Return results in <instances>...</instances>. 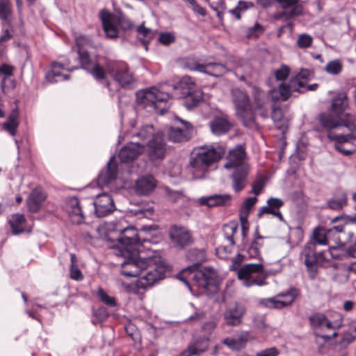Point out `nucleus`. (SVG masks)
<instances>
[{
    "instance_id": "1",
    "label": "nucleus",
    "mask_w": 356,
    "mask_h": 356,
    "mask_svg": "<svg viewBox=\"0 0 356 356\" xmlns=\"http://www.w3.org/2000/svg\"><path fill=\"white\" fill-rule=\"evenodd\" d=\"M342 232V226H333L330 229L317 227L314 231L312 238L305 245L302 250V254L305 256V264L312 279L316 277L318 266L321 265L325 259L323 251H316V245H328L330 246V241L333 240L336 246H332L330 248V254L333 258H338V255L334 254L333 251L338 248L344 246V242L338 236Z\"/></svg>"
},
{
    "instance_id": "2",
    "label": "nucleus",
    "mask_w": 356,
    "mask_h": 356,
    "mask_svg": "<svg viewBox=\"0 0 356 356\" xmlns=\"http://www.w3.org/2000/svg\"><path fill=\"white\" fill-rule=\"evenodd\" d=\"M187 259L192 262V266L183 269L179 278L187 286L192 283L199 289L207 292H212L217 289L216 270L211 267L202 268L200 264L206 259V252L204 250L191 249L186 254Z\"/></svg>"
},
{
    "instance_id": "3",
    "label": "nucleus",
    "mask_w": 356,
    "mask_h": 356,
    "mask_svg": "<svg viewBox=\"0 0 356 356\" xmlns=\"http://www.w3.org/2000/svg\"><path fill=\"white\" fill-rule=\"evenodd\" d=\"M121 273L127 277H139L135 285L138 289L147 290L165 277L163 268L152 257L140 256L124 260L121 264Z\"/></svg>"
},
{
    "instance_id": "4",
    "label": "nucleus",
    "mask_w": 356,
    "mask_h": 356,
    "mask_svg": "<svg viewBox=\"0 0 356 356\" xmlns=\"http://www.w3.org/2000/svg\"><path fill=\"white\" fill-rule=\"evenodd\" d=\"M225 152V147L222 145H202L195 148L189 163L194 177L202 178L209 168L219 161Z\"/></svg>"
},
{
    "instance_id": "5",
    "label": "nucleus",
    "mask_w": 356,
    "mask_h": 356,
    "mask_svg": "<svg viewBox=\"0 0 356 356\" xmlns=\"http://www.w3.org/2000/svg\"><path fill=\"white\" fill-rule=\"evenodd\" d=\"M136 96L137 104L149 111H154L163 115L168 110L167 102L170 98V95L156 88L140 90L136 92Z\"/></svg>"
},
{
    "instance_id": "6",
    "label": "nucleus",
    "mask_w": 356,
    "mask_h": 356,
    "mask_svg": "<svg viewBox=\"0 0 356 356\" xmlns=\"http://www.w3.org/2000/svg\"><path fill=\"white\" fill-rule=\"evenodd\" d=\"M120 254L124 260L134 259L139 256L140 248L142 245L137 230L134 227H128L120 230L118 238Z\"/></svg>"
},
{
    "instance_id": "7",
    "label": "nucleus",
    "mask_w": 356,
    "mask_h": 356,
    "mask_svg": "<svg viewBox=\"0 0 356 356\" xmlns=\"http://www.w3.org/2000/svg\"><path fill=\"white\" fill-rule=\"evenodd\" d=\"M310 76L308 70H302L296 76L291 78L288 84L282 83L278 89L271 90V97L273 101H286L292 92H302L300 90L306 87V82Z\"/></svg>"
},
{
    "instance_id": "8",
    "label": "nucleus",
    "mask_w": 356,
    "mask_h": 356,
    "mask_svg": "<svg viewBox=\"0 0 356 356\" xmlns=\"http://www.w3.org/2000/svg\"><path fill=\"white\" fill-rule=\"evenodd\" d=\"M346 118L328 110L318 115V120L321 127L325 129L327 134L332 133V130L339 127H345L351 133L356 131V116L353 114H346Z\"/></svg>"
},
{
    "instance_id": "9",
    "label": "nucleus",
    "mask_w": 356,
    "mask_h": 356,
    "mask_svg": "<svg viewBox=\"0 0 356 356\" xmlns=\"http://www.w3.org/2000/svg\"><path fill=\"white\" fill-rule=\"evenodd\" d=\"M231 95L236 115L241 120L244 126H251L254 122V115L248 95L245 90L236 88L232 90Z\"/></svg>"
},
{
    "instance_id": "10",
    "label": "nucleus",
    "mask_w": 356,
    "mask_h": 356,
    "mask_svg": "<svg viewBox=\"0 0 356 356\" xmlns=\"http://www.w3.org/2000/svg\"><path fill=\"white\" fill-rule=\"evenodd\" d=\"M99 17L105 34L109 38H116L118 36V29L115 24L119 25L124 31H129L134 28L132 21L123 15L117 17L107 10H102L99 13Z\"/></svg>"
},
{
    "instance_id": "11",
    "label": "nucleus",
    "mask_w": 356,
    "mask_h": 356,
    "mask_svg": "<svg viewBox=\"0 0 356 356\" xmlns=\"http://www.w3.org/2000/svg\"><path fill=\"white\" fill-rule=\"evenodd\" d=\"M237 277L244 286L251 287L266 284L268 275L262 264H248L238 269Z\"/></svg>"
},
{
    "instance_id": "12",
    "label": "nucleus",
    "mask_w": 356,
    "mask_h": 356,
    "mask_svg": "<svg viewBox=\"0 0 356 356\" xmlns=\"http://www.w3.org/2000/svg\"><path fill=\"white\" fill-rule=\"evenodd\" d=\"M105 67L108 74L120 87H129L134 82L133 74L126 63L106 59Z\"/></svg>"
},
{
    "instance_id": "13",
    "label": "nucleus",
    "mask_w": 356,
    "mask_h": 356,
    "mask_svg": "<svg viewBox=\"0 0 356 356\" xmlns=\"http://www.w3.org/2000/svg\"><path fill=\"white\" fill-rule=\"evenodd\" d=\"M283 9L276 13L274 18L277 20L284 19L289 20L303 13V6L301 0H275Z\"/></svg>"
},
{
    "instance_id": "14",
    "label": "nucleus",
    "mask_w": 356,
    "mask_h": 356,
    "mask_svg": "<svg viewBox=\"0 0 356 356\" xmlns=\"http://www.w3.org/2000/svg\"><path fill=\"white\" fill-rule=\"evenodd\" d=\"M78 55L82 69L89 72L98 81L105 80L106 73L104 68L90 58L88 51H82L81 50L80 52H78Z\"/></svg>"
},
{
    "instance_id": "15",
    "label": "nucleus",
    "mask_w": 356,
    "mask_h": 356,
    "mask_svg": "<svg viewBox=\"0 0 356 356\" xmlns=\"http://www.w3.org/2000/svg\"><path fill=\"white\" fill-rule=\"evenodd\" d=\"M166 143L161 135H156L147 144L146 153L152 161H162L166 154Z\"/></svg>"
},
{
    "instance_id": "16",
    "label": "nucleus",
    "mask_w": 356,
    "mask_h": 356,
    "mask_svg": "<svg viewBox=\"0 0 356 356\" xmlns=\"http://www.w3.org/2000/svg\"><path fill=\"white\" fill-rule=\"evenodd\" d=\"M354 133L350 131L347 134H334L329 133L327 138L334 143V149L344 156H349L356 150V146H353L350 140L353 138Z\"/></svg>"
},
{
    "instance_id": "17",
    "label": "nucleus",
    "mask_w": 356,
    "mask_h": 356,
    "mask_svg": "<svg viewBox=\"0 0 356 356\" xmlns=\"http://www.w3.org/2000/svg\"><path fill=\"white\" fill-rule=\"evenodd\" d=\"M245 148L242 145H236L230 149L227 156V161L224 168L227 170L241 168L242 167H250L246 160Z\"/></svg>"
},
{
    "instance_id": "18",
    "label": "nucleus",
    "mask_w": 356,
    "mask_h": 356,
    "mask_svg": "<svg viewBox=\"0 0 356 356\" xmlns=\"http://www.w3.org/2000/svg\"><path fill=\"white\" fill-rule=\"evenodd\" d=\"M91 204L93 205L94 213L98 218L105 217L115 209L111 195L106 193L97 195Z\"/></svg>"
},
{
    "instance_id": "19",
    "label": "nucleus",
    "mask_w": 356,
    "mask_h": 356,
    "mask_svg": "<svg viewBox=\"0 0 356 356\" xmlns=\"http://www.w3.org/2000/svg\"><path fill=\"white\" fill-rule=\"evenodd\" d=\"M176 120L181 122L182 127H170L168 130V139L172 143H182L189 140L193 127L188 121L177 117Z\"/></svg>"
},
{
    "instance_id": "20",
    "label": "nucleus",
    "mask_w": 356,
    "mask_h": 356,
    "mask_svg": "<svg viewBox=\"0 0 356 356\" xmlns=\"http://www.w3.org/2000/svg\"><path fill=\"white\" fill-rule=\"evenodd\" d=\"M245 313V305L242 302H235L223 314L225 323L228 326H238L242 323Z\"/></svg>"
},
{
    "instance_id": "21",
    "label": "nucleus",
    "mask_w": 356,
    "mask_h": 356,
    "mask_svg": "<svg viewBox=\"0 0 356 356\" xmlns=\"http://www.w3.org/2000/svg\"><path fill=\"white\" fill-rule=\"evenodd\" d=\"M170 237L173 245L179 248H184L193 242L190 230L185 227L173 225L170 229Z\"/></svg>"
},
{
    "instance_id": "22",
    "label": "nucleus",
    "mask_w": 356,
    "mask_h": 356,
    "mask_svg": "<svg viewBox=\"0 0 356 356\" xmlns=\"http://www.w3.org/2000/svg\"><path fill=\"white\" fill-rule=\"evenodd\" d=\"M65 209L73 224L80 225L84 222L85 216L82 206L76 197H70L67 199Z\"/></svg>"
},
{
    "instance_id": "23",
    "label": "nucleus",
    "mask_w": 356,
    "mask_h": 356,
    "mask_svg": "<svg viewBox=\"0 0 356 356\" xmlns=\"http://www.w3.org/2000/svg\"><path fill=\"white\" fill-rule=\"evenodd\" d=\"M188 67L190 70L198 71L214 77L222 76L228 71L225 65L219 63H195L193 66Z\"/></svg>"
},
{
    "instance_id": "24",
    "label": "nucleus",
    "mask_w": 356,
    "mask_h": 356,
    "mask_svg": "<svg viewBox=\"0 0 356 356\" xmlns=\"http://www.w3.org/2000/svg\"><path fill=\"white\" fill-rule=\"evenodd\" d=\"M300 291L298 289H293L286 296L287 300H282L281 298H278V294L273 298L262 299L260 303L270 309H282L291 305L296 298L299 296Z\"/></svg>"
},
{
    "instance_id": "25",
    "label": "nucleus",
    "mask_w": 356,
    "mask_h": 356,
    "mask_svg": "<svg viewBox=\"0 0 356 356\" xmlns=\"http://www.w3.org/2000/svg\"><path fill=\"white\" fill-rule=\"evenodd\" d=\"M232 187L236 193L242 191L248 184L250 167L231 170Z\"/></svg>"
},
{
    "instance_id": "26",
    "label": "nucleus",
    "mask_w": 356,
    "mask_h": 356,
    "mask_svg": "<svg viewBox=\"0 0 356 356\" xmlns=\"http://www.w3.org/2000/svg\"><path fill=\"white\" fill-rule=\"evenodd\" d=\"M144 151V147L139 143H129L122 147L118 156L121 162L129 163L136 159Z\"/></svg>"
},
{
    "instance_id": "27",
    "label": "nucleus",
    "mask_w": 356,
    "mask_h": 356,
    "mask_svg": "<svg viewBox=\"0 0 356 356\" xmlns=\"http://www.w3.org/2000/svg\"><path fill=\"white\" fill-rule=\"evenodd\" d=\"M156 186V181L152 175L140 177L135 184V190L140 195H147L154 191Z\"/></svg>"
},
{
    "instance_id": "28",
    "label": "nucleus",
    "mask_w": 356,
    "mask_h": 356,
    "mask_svg": "<svg viewBox=\"0 0 356 356\" xmlns=\"http://www.w3.org/2000/svg\"><path fill=\"white\" fill-rule=\"evenodd\" d=\"M232 126V123L227 115L216 116L209 122L211 131L216 136L227 134L231 129Z\"/></svg>"
},
{
    "instance_id": "29",
    "label": "nucleus",
    "mask_w": 356,
    "mask_h": 356,
    "mask_svg": "<svg viewBox=\"0 0 356 356\" xmlns=\"http://www.w3.org/2000/svg\"><path fill=\"white\" fill-rule=\"evenodd\" d=\"M118 175V166L115 162V157L110 158L106 165V168L100 172L98 175V183L107 185L115 180Z\"/></svg>"
},
{
    "instance_id": "30",
    "label": "nucleus",
    "mask_w": 356,
    "mask_h": 356,
    "mask_svg": "<svg viewBox=\"0 0 356 356\" xmlns=\"http://www.w3.org/2000/svg\"><path fill=\"white\" fill-rule=\"evenodd\" d=\"M46 198L47 195L41 188H35L26 200L29 211L34 213L38 212Z\"/></svg>"
},
{
    "instance_id": "31",
    "label": "nucleus",
    "mask_w": 356,
    "mask_h": 356,
    "mask_svg": "<svg viewBox=\"0 0 356 356\" xmlns=\"http://www.w3.org/2000/svg\"><path fill=\"white\" fill-rule=\"evenodd\" d=\"M349 99L347 93L340 92L334 97L332 99V104L330 107V110L341 116L345 119L346 114L345 111L348 108Z\"/></svg>"
},
{
    "instance_id": "32",
    "label": "nucleus",
    "mask_w": 356,
    "mask_h": 356,
    "mask_svg": "<svg viewBox=\"0 0 356 356\" xmlns=\"http://www.w3.org/2000/svg\"><path fill=\"white\" fill-rule=\"evenodd\" d=\"M195 88V82L189 76H183L174 86L176 94L180 98L190 94Z\"/></svg>"
},
{
    "instance_id": "33",
    "label": "nucleus",
    "mask_w": 356,
    "mask_h": 356,
    "mask_svg": "<svg viewBox=\"0 0 356 356\" xmlns=\"http://www.w3.org/2000/svg\"><path fill=\"white\" fill-rule=\"evenodd\" d=\"M348 204V195L343 191H336L332 197L327 201V207L334 211L342 209Z\"/></svg>"
},
{
    "instance_id": "34",
    "label": "nucleus",
    "mask_w": 356,
    "mask_h": 356,
    "mask_svg": "<svg viewBox=\"0 0 356 356\" xmlns=\"http://www.w3.org/2000/svg\"><path fill=\"white\" fill-rule=\"evenodd\" d=\"M253 97L257 109L261 110V115L264 118L267 117L266 112L267 103L268 102V95L258 87L253 88Z\"/></svg>"
},
{
    "instance_id": "35",
    "label": "nucleus",
    "mask_w": 356,
    "mask_h": 356,
    "mask_svg": "<svg viewBox=\"0 0 356 356\" xmlns=\"http://www.w3.org/2000/svg\"><path fill=\"white\" fill-rule=\"evenodd\" d=\"M51 70L45 74L46 79L51 83H56L60 81L66 80L69 78L68 75L63 74L60 70L64 69L62 63L53 62L51 63Z\"/></svg>"
},
{
    "instance_id": "36",
    "label": "nucleus",
    "mask_w": 356,
    "mask_h": 356,
    "mask_svg": "<svg viewBox=\"0 0 356 356\" xmlns=\"http://www.w3.org/2000/svg\"><path fill=\"white\" fill-rule=\"evenodd\" d=\"M26 220L23 214H13L8 220L12 233L17 235L25 232V225Z\"/></svg>"
},
{
    "instance_id": "37",
    "label": "nucleus",
    "mask_w": 356,
    "mask_h": 356,
    "mask_svg": "<svg viewBox=\"0 0 356 356\" xmlns=\"http://www.w3.org/2000/svg\"><path fill=\"white\" fill-rule=\"evenodd\" d=\"M145 22H143L140 26L136 28V37L145 46V49H147V45L153 39L154 33V31L145 26Z\"/></svg>"
},
{
    "instance_id": "38",
    "label": "nucleus",
    "mask_w": 356,
    "mask_h": 356,
    "mask_svg": "<svg viewBox=\"0 0 356 356\" xmlns=\"http://www.w3.org/2000/svg\"><path fill=\"white\" fill-rule=\"evenodd\" d=\"M184 104L188 109L196 107L203 100V93L200 90H195L190 94L184 96Z\"/></svg>"
},
{
    "instance_id": "39",
    "label": "nucleus",
    "mask_w": 356,
    "mask_h": 356,
    "mask_svg": "<svg viewBox=\"0 0 356 356\" xmlns=\"http://www.w3.org/2000/svg\"><path fill=\"white\" fill-rule=\"evenodd\" d=\"M15 34V29L12 21L2 22L1 33L0 35V45H4L10 40Z\"/></svg>"
},
{
    "instance_id": "40",
    "label": "nucleus",
    "mask_w": 356,
    "mask_h": 356,
    "mask_svg": "<svg viewBox=\"0 0 356 356\" xmlns=\"http://www.w3.org/2000/svg\"><path fill=\"white\" fill-rule=\"evenodd\" d=\"M263 239L264 237L262 236H258L252 241L247 250L249 258L256 259L260 257V249L264 245Z\"/></svg>"
},
{
    "instance_id": "41",
    "label": "nucleus",
    "mask_w": 356,
    "mask_h": 356,
    "mask_svg": "<svg viewBox=\"0 0 356 356\" xmlns=\"http://www.w3.org/2000/svg\"><path fill=\"white\" fill-rule=\"evenodd\" d=\"M13 6L10 0H0V19L2 22L12 21Z\"/></svg>"
},
{
    "instance_id": "42",
    "label": "nucleus",
    "mask_w": 356,
    "mask_h": 356,
    "mask_svg": "<svg viewBox=\"0 0 356 356\" xmlns=\"http://www.w3.org/2000/svg\"><path fill=\"white\" fill-rule=\"evenodd\" d=\"M15 70V67L12 65H9L7 63H3L0 65V77L1 80V87L2 90H4L6 85V80L13 76V72Z\"/></svg>"
},
{
    "instance_id": "43",
    "label": "nucleus",
    "mask_w": 356,
    "mask_h": 356,
    "mask_svg": "<svg viewBox=\"0 0 356 356\" xmlns=\"http://www.w3.org/2000/svg\"><path fill=\"white\" fill-rule=\"evenodd\" d=\"M238 225L235 223H229L223 226V232L225 238L229 242L231 246L234 245V235L237 232Z\"/></svg>"
},
{
    "instance_id": "44",
    "label": "nucleus",
    "mask_w": 356,
    "mask_h": 356,
    "mask_svg": "<svg viewBox=\"0 0 356 356\" xmlns=\"http://www.w3.org/2000/svg\"><path fill=\"white\" fill-rule=\"evenodd\" d=\"M257 200L258 199L257 197H251L246 198L244 200L243 205L241 206V208L240 209V217L248 218L250 211H251L254 205L257 203Z\"/></svg>"
},
{
    "instance_id": "45",
    "label": "nucleus",
    "mask_w": 356,
    "mask_h": 356,
    "mask_svg": "<svg viewBox=\"0 0 356 356\" xmlns=\"http://www.w3.org/2000/svg\"><path fill=\"white\" fill-rule=\"evenodd\" d=\"M160 135L159 134H155L154 126L152 124H147L143 126L141 129L135 134V136L138 137L142 140H146L149 137L152 138L156 136Z\"/></svg>"
},
{
    "instance_id": "46",
    "label": "nucleus",
    "mask_w": 356,
    "mask_h": 356,
    "mask_svg": "<svg viewBox=\"0 0 356 356\" xmlns=\"http://www.w3.org/2000/svg\"><path fill=\"white\" fill-rule=\"evenodd\" d=\"M97 296L99 300L110 307H114L117 305L116 300L114 297L110 296L102 288L99 287L97 290Z\"/></svg>"
},
{
    "instance_id": "47",
    "label": "nucleus",
    "mask_w": 356,
    "mask_h": 356,
    "mask_svg": "<svg viewBox=\"0 0 356 356\" xmlns=\"http://www.w3.org/2000/svg\"><path fill=\"white\" fill-rule=\"evenodd\" d=\"M245 342L246 341L243 337H240L238 339L227 337L223 341V343L225 345L227 346L232 350H238L241 348H242L244 346Z\"/></svg>"
},
{
    "instance_id": "48",
    "label": "nucleus",
    "mask_w": 356,
    "mask_h": 356,
    "mask_svg": "<svg viewBox=\"0 0 356 356\" xmlns=\"http://www.w3.org/2000/svg\"><path fill=\"white\" fill-rule=\"evenodd\" d=\"M265 29L258 22H256L252 26L249 27L246 31V37L248 38H257L264 33Z\"/></svg>"
},
{
    "instance_id": "49",
    "label": "nucleus",
    "mask_w": 356,
    "mask_h": 356,
    "mask_svg": "<svg viewBox=\"0 0 356 356\" xmlns=\"http://www.w3.org/2000/svg\"><path fill=\"white\" fill-rule=\"evenodd\" d=\"M325 70L327 73L337 75L342 71V64L339 60H334L327 63Z\"/></svg>"
},
{
    "instance_id": "50",
    "label": "nucleus",
    "mask_w": 356,
    "mask_h": 356,
    "mask_svg": "<svg viewBox=\"0 0 356 356\" xmlns=\"http://www.w3.org/2000/svg\"><path fill=\"white\" fill-rule=\"evenodd\" d=\"M309 323L314 327H318L324 325L326 322V316L321 313H316L312 315L309 318Z\"/></svg>"
},
{
    "instance_id": "51",
    "label": "nucleus",
    "mask_w": 356,
    "mask_h": 356,
    "mask_svg": "<svg viewBox=\"0 0 356 356\" xmlns=\"http://www.w3.org/2000/svg\"><path fill=\"white\" fill-rule=\"evenodd\" d=\"M76 45L77 47V53L87 51V48L90 46V40L88 37L80 35L76 38Z\"/></svg>"
},
{
    "instance_id": "52",
    "label": "nucleus",
    "mask_w": 356,
    "mask_h": 356,
    "mask_svg": "<svg viewBox=\"0 0 356 356\" xmlns=\"http://www.w3.org/2000/svg\"><path fill=\"white\" fill-rule=\"evenodd\" d=\"M312 41L313 38L311 35L306 33H302L299 35L297 40V45L300 48H308L312 45Z\"/></svg>"
},
{
    "instance_id": "53",
    "label": "nucleus",
    "mask_w": 356,
    "mask_h": 356,
    "mask_svg": "<svg viewBox=\"0 0 356 356\" xmlns=\"http://www.w3.org/2000/svg\"><path fill=\"white\" fill-rule=\"evenodd\" d=\"M289 73L290 68L286 65H282L279 69L275 71L274 74L277 80L284 81L287 79Z\"/></svg>"
},
{
    "instance_id": "54",
    "label": "nucleus",
    "mask_w": 356,
    "mask_h": 356,
    "mask_svg": "<svg viewBox=\"0 0 356 356\" xmlns=\"http://www.w3.org/2000/svg\"><path fill=\"white\" fill-rule=\"evenodd\" d=\"M267 204L274 213H277L280 212V208L283 206L284 202L280 198L270 197L267 200Z\"/></svg>"
},
{
    "instance_id": "55",
    "label": "nucleus",
    "mask_w": 356,
    "mask_h": 356,
    "mask_svg": "<svg viewBox=\"0 0 356 356\" xmlns=\"http://www.w3.org/2000/svg\"><path fill=\"white\" fill-rule=\"evenodd\" d=\"M264 214H272L276 217H277L280 220H283V216L281 212L274 213L270 208V207L267 204L266 206H264L259 208L258 211V217L261 218Z\"/></svg>"
},
{
    "instance_id": "56",
    "label": "nucleus",
    "mask_w": 356,
    "mask_h": 356,
    "mask_svg": "<svg viewBox=\"0 0 356 356\" xmlns=\"http://www.w3.org/2000/svg\"><path fill=\"white\" fill-rule=\"evenodd\" d=\"M264 187V181L262 178L257 179L252 184L250 193H254L256 196L259 195Z\"/></svg>"
},
{
    "instance_id": "57",
    "label": "nucleus",
    "mask_w": 356,
    "mask_h": 356,
    "mask_svg": "<svg viewBox=\"0 0 356 356\" xmlns=\"http://www.w3.org/2000/svg\"><path fill=\"white\" fill-rule=\"evenodd\" d=\"M213 196L218 207L225 206L232 200V196L229 194H214Z\"/></svg>"
},
{
    "instance_id": "58",
    "label": "nucleus",
    "mask_w": 356,
    "mask_h": 356,
    "mask_svg": "<svg viewBox=\"0 0 356 356\" xmlns=\"http://www.w3.org/2000/svg\"><path fill=\"white\" fill-rule=\"evenodd\" d=\"M70 277L74 280L80 281L83 279V275L76 265H70Z\"/></svg>"
},
{
    "instance_id": "59",
    "label": "nucleus",
    "mask_w": 356,
    "mask_h": 356,
    "mask_svg": "<svg viewBox=\"0 0 356 356\" xmlns=\"http://www.w3.org/2000/svg\"><path fill=\"white\" fill-rule=\"evenodd\" d=\"M175 36L170 33H162L160 34L159 41L165 44L168 45L175 41Z\"/></svg>"
},
{
    "instance_id": "60",
    "label": "nucleus",
    "mask_w": 356,
    "mask_h": 356,
    "mask_svg": "<svg viewBox=\"0 0 356 356\" xmlns=\"http://www.w3.org/2000/svg\"><path fill=\"white\" fill-rule=\"evenodd\" d=\"M186 1L191 6L194 13L202 16H204L206 15V10L198 4L195 0H186Z\"/></svg>"
},
{
    "instance_id": "61",
    "label": "nucleus",
    "mask_w": 356,
    "mask_h": 356,
    "mask_svg": "<svg viewBox=\"0 0 356 356\" xmlns=\"http://www.w3.org/2000/svg\"><path fill=\"white\" fill-rule=\"evenodd\" d=\"M93 315L100 321L106 320L108 316L107 309L104 307H100L98 309L93 310Z\"/></svg>"
},
{
    "instance_id": "62",
    "label": "nucleus",
    "mask_w": 356,
    "mask_h": 356,
    "mask_svg": "<svg viewBox=\"0 0 356 356\" xmlns=\"http://www.w3.org/2000/svg\"><path fill=\"white\" fill-rule=\"evenodd\" d=\"M166 193H167L168 199L173 202H175L178 200L183 197V193L181 191H175L170 190V188H167Z\"/></svg>"
},
{
    "instance_id": "63",
    "label": "nucleus",
    "mask_w": 356,
    "mask_h": 356,
    "mask_svg": "<svg viewBox=\"0 0 356 356\" xmlns=\"http://www.w3.org/2000/svg\"><path fill=\"white\" fill-rule=\"evenodd\" d=\"M201 204L206 205L209 207H218L217 203L215 201L213 195L202 197L200 200Z\"/></svg>"
},
{
    "instance_id": "64",
    "label": "nucleus",
    "mask_w": 356,
    "mask_h": 356,
    "mask_svg": "<svg viewBox=\"0 0 356 356\" xmlns=\"http://www.w3.org/2000/svg\"><path fill=\"white\" fill-rule=\"evenodd\" d=\"M278 350L275 348H270L263 350L257 353V356H277Z\"/></svg>"
}]
</instances>
